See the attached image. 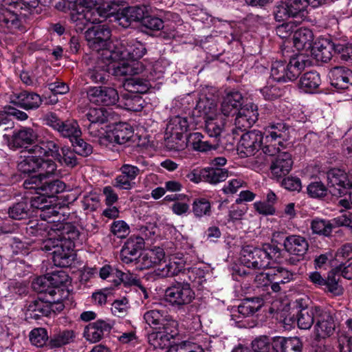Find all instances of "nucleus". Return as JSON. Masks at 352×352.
<instances>
[{
    "label": "nucleus",
    "instance_id": "37",
    "mask_svg": "<svg viewBox=\"0 0 352 352\" xmlns=\"http://www.w3.org/2000/svg\"><path fill=\"white\" fill-rule=\"evenodd\" d=\"M319 306L305 307L300 309L297 314V324L300 329H309L316 322Z\"/></svg>",
    "mask_w": 352,
    "mask_h": 352
},
{
    "label": "nucleus",
    "instance_id": "6",
    "mask_svg": "<svg viewBox=\"0 0 352 352\" xmlns=\"http://www.w3.org/2000/svg\"><path fill=\"white\" fill-rule=\"evenodd\" d=\"M170 341L167 335L160 330L148 335V342L155 349L169 347L167 352H204L200 346L192 344L190 342H184L177 345L170 346Z\"/></svg>",
    "mask_w": 352,
    "mask_h": 352
},
{
    "label": "nucleus",
    "instance_id": "29",
    "mask_svg": "<svg viewBox=\"0 0 352 352\" xmlns=\"http://www.w3.org/2000/svg\"><path fill=\"white\" fill-rule=\"evenodd\" d=\"M331 80L334 87L347 89L352 85V71L344 67H336L331 72Z\"/></svg>",
    "mask_w": 352,
    "mask_h": 352
},
{
    "label": "nucleus",
    "instance_id": "38",
    "mask_svg": "<svg viewBox=\"0 0 352 352\" xmlns=\"http://www.w3.org/2000/svg\"><path fill=\"white\" fill-rule=\"evenodd\" d=\"M155 272L161 277H171L177 276L179 273L188 274L190 270L185 269L184 263L182 262L170 261L164 265L160 263Z\"/></svg>",
    "mask_w": 352,
    "mask_h": 352
},
{
    "label": "nucleus",
    "instance_id": "39",
    "mask_svg": "<svg viewBox=\"0 0 352 352\" xmlns=\"http://www.w3.org/2000/svg\"><path fill=\"white\" fill-rule=\"evenodd\" d=\"M138 65V63L128 60H122L111 66L110 69L112 70V74L116 77H131L139 73L140 69L135 66Z\"/></svg>",
    "mask_w": 352,
    "mask_h": 352
},
{
    "label": "nucleus",
    "instance_id": "60",
    "mask_svg": "<svg viewBox=\"0 0 352 352\" xmlns=\"http://www.w3.org/2000/svg\"><path fill=\"white\" fill-rule=\"evenodd\" d=\"M158 330L164 332L169 340L174 339L179 335L177 322L168 315L166 317V321L161 324Z\"/></svg>",
    "mask_w": 352,
    "mask_h": 352
},
{
    "label": "nucleus",
    "instance_id": "55",
    "mask_svg": "<svg viewBox=\"0 0 352 352\" xmlns=\"http://www.w3.org/2000/svg\"><path fill=\"white\" fill-rule=\"evenodd\" d=\"M124 49V48L122 47V39L120 41H116V43H113L111 41V45L102 50V55L104 56L107 59L114 62L125 60V57L120 54V52L123 51Z\"/></svg>",
    "mask_w": 352,
    "mask_h": 352
},
{
    "label": "nucleus",
    "instance_id": "59",
    "mask_svg": "<svg viewBox=\"0 0 352 352\" xmlns=\"http://www.w3.org/2000/svg\"><path fill=\"white\" fill-rule=\"evenodd\" d=\"M164 144L170 151H181L186 148L183 135L164 134Z\"/></svg>",
    "mask_w": 352,
    "mask_h": 352
},
{
    "label": "nucleus",
    "instance_id": "31",
    "mask_svg": "<svg viewBox=\"0 0 352 352\" xmlns=\"http://www.w3.org/2000/svg\"><path fill=\"white\" fill-rule=\"evenodd\" d=\"M38 135L32 128L25 127L14 132L12 137V143L13 146L21 148L26 145H32L37 140Z\"/></svg>",
    "mask_w": 352,
    "mask_h": 352
},
{
    "label": "nucleus",
    "instance_id": "35",
    "mask_svg": "<svg viewBox=\"0 0 352 352\" xmlns=\"http://www.w3.org/2000/svg\"><path fill=\"white\" fill-rule=\"evenodd\" d=\"M133 134V131L128 123L119 122L116 124L109 137L114 142L122 144L128 142Z\"/></svg>",
    "mask_w": 352,
    "mask_h": 352
},
{
    "label": "nucleus",
    "instance_id": "1",
    "mask_svg": "<svg viewBox=\"0 0 352 352\" xmlns=\"http://www.w3.org/2000/svg\"><path fill=\"white\" fill-rule=\"evenodd\" d=\"M25 232L29 236L36 237L47 234L49 237L43 241L41 249L52 250V260L56 266L67 267L72 265L76 257L74 241L80 235V232L72 223L60 222L50 225L42 219H32L27 223Z\"/></svg>",
    "mask_w": 352,
    "mask_h": 352
},
{
    "label": "nucleus",
    "instance_id": "49",
    "mask_svg": "<svg viewBox=\"0 0 352 352\" xmlns=\"http://www.w3.org/2000/svg\"><path fill=\"white\" fill-rule=\"evenodd\" d=\"M294 274L283 267H275L267 272L266 277L270 278V282L274 283L285 284L293 279Z\"/></svg>",
    "mask_w": 352,
    "mask_h": 352
},
{
    "label": "nucleus",
    "instance_id": "63",
    "mask_svg": "<svg viewBox=\"0 0 352 352\" xmlns=\"http://www.w3.org/2000/svg\"><path fill=\"white\" fill-rule=\"evenodd\" d=\"M236 113L242 115L248 120L249 122H253L254 124L258 117V107L254 103L244 104Z\"/></svg>",
    "mask_w": 352,
    "mask_h": 352
},
{
    "label": "nucleus",
    "instance_id": "64",
    "mask_svg": "<svg viewBox=\"0 0 352 352\" xmlns=\"http://www.w3.org/2000/svg\"><path fill=\"white\" fill-rule=\"evenodd\" d=\"M251 346L254 352H270L272 342L267 336H260L252 340Z\"/></svg>",
    "mask_w": 352,
    "mask_h": 352
},
{
    "label": "nucleus",
    "instance_id": "7",
    "mask_svg": "<svg viewBox=\"0 0 352 352\" xmlns=\"http://www.w3.org/2000/svg\"><path fill=\"white\" fill-rule=\"evenodd\" d=\"M46 125L56 131L61 137L72 140L81 136L78 122L74 120H62L56 113L50 112L44 117Z\"/></svg>",
    "mask_w": 352,
    "mask_h": 352
},
{
    "label": "nucleus",
    "instance_id": "24",
    "mask_svg": "<svg viewBox=\"0 0 352 352\" xmlns=\"http://www.w3.org/2000/svg\"><path fill=\"white\" fill-rule=\"evenodd\" d=\"M242 94L237 91L228 93L221 103V112L225 116H234L244 104Z\"/></svg>",
    "mask_w": 352,
    "mask_h": 352
},
{
    "label": "nucleus",
    "instance_id": "2",
    "mask_svg": "<svg viewBox=\"0 0 352 352\" xmlns=\"http://www.w3.org/2000/svg\"><path fill=\"white\" fill-rule=\"evenodd\" d=\"M197 109H199V112L200 109H202V113L199 116H203L205 120V130L210 140H207L202 135V138L198 142L199 148H195V150L201 152H206L212 149L215 150L219 145V137L223 129V122L217 118H213L216 114L214 106H209L207 108L204 102H201L197 105Z\"/></svg>",
    "mask_w": 352,
    "mask_h": 352
},
{
    "label": "nucleus",
    "instance_id": "13",
    "mask_svg": "<svg viewBox=\"0 0 352 352\" xmlns=\"http://www.w3.org/2000/svg\"><path fill=\"white\" fill-rule=\"evenodd\" d=\"M328 189L333 196L342 197L348 193L350 183L346 174L340 169H331L327 172Z\"/></svg>",
    "mask_w": 352,
    "mask_h": 352
},
{
    "label": "nucleus",
    "instance_id": "17",
    "mask_svg": "<svg viewBox=\"0 0 352 352\" xmlns=\"http://www.w3.org/2000/svg\"><path fill=\"white\" fill-rule=\"evenodd\" d=\"M120 171L121 175L114 179L113 186L119 189H131L133 187L131 181L140 173V169L136 166L124 163L120 168Z\"/></svg>",
    "mask_w": 352,
    "mask_h": 352
},
{
    "label": "nucleus",
    "instance_id": "48",
    "mask_svg": "<svg viewBox=\"0 0 352 352\" xmlns=\"http://www.w3.org/2000/svg\"><path fill=\"white\" fill-rule=\"evenodd\" d=\"M21 21L19 16L14 11L1 8L0 9V25L6 27L11 30H16L19 28Z\"/></svg>",
    "mask_w": 352,
    "mask_h": 352
},
{
    "label": "nucleus",
    "instance_id": "40",
    "mask_svg": "<svg viewBox=\"0 0 352 352\" xmlns=\"http://www.w3.org/2000/svg\"><path fill=\"white\" fill-rule=\"evenodd\" d=\"M339 271V268L337 267L332 269L328 272L327 277L324 278V286L334 296H340L344 292L342 286L339 284L342 276Z\"/></svg>",
    "mask_w": 352,
    "mask_h": 352
},
{
    "label": "nucleus",
    "instance_id": "46",
    "mask_svg": "<svg viewBox=\"0 0 352 352\" xmlns=\"http://www.w3.org/2000/svg\"><path fill=\"white\" fill-rule=\"evenodd\" d=\"M320 84V76L317 72H306L300 80V87L307 93H314Z\"/></svg>",
    "mask_w": 352,
    "mask_h": 352
},
{
    "label": "nucleus",
    "instance_id": "58",
    "mask_svg": "<svg viewBox=\"0 0 352 352\" xmlns=\"http://www.w3.org/2000/svg\"><path fill=\"white\" fill-rule=\"evenodd\" d=\"M74 332L72 330H64L54 335L50 341L52 348L60 347L69 343L74 338Z\"/></svg>",
    "mask_w": 352,
    "mask_h": 352
},
{
    "label": "nucleus",
    "instance_id": "36",
    "mask_svg": "<svg viewBox=\"0 0 352 352\" xmlns=\"http://www.w3.org/2000/svg\"><path fill=\"white\" fill-rule=\"evenodd\" d=\"M164 252L162 250L158 249L156 251L151 250L144 254L139 255L134 261L139 265L140 270L148 269L155 265H160L164 257Z\"/></svg>",
    "mask_w": 352,
    "mask_h": 352
},
{
    "label": "nucleus",
    "instance_id": "8",
    "mask_svg": "<svg viewBox=\"0 0 352 352\" xmlns=\"http://www.w3.org/2000/svg\"><path fill=\"white\" fill-rule=\"evenodd\" d=\"M111 31L106 25H97L88 28L85 38L89 47L100 52L111 45Z\"/></svg>",
    "mask_w": 352,
    "mask_h": 352
},
{
    "label": "nucleus",
    "instance_id": "21",
    "mask_svg": "<svg viewBox=\"0 0 352 352\" xmlns=\"http://www.w3.org/2000/svg\"><path fill=\"white\" fill-rule=\"evenodd\" d=\"M303 344L296 336H276L272 340V348L275 352H301Z\"/></svg>",
    "mask_w": 352,
    "mask_h": 352
},
{
    "label": "nucleus",
    "instance_id": "11",
    "mask_svg": "<svg viewBox=\"0 0 352 352\" xmlns=\"http://www.w3.org/2000/svg\"><path fill=\"white\" fill-rule=\"evenodd\" d=\"M87 96L91 102L98 105L111 106L120 100L117 90L107 86L89 87Z\"/></svg>",
    "mask_w": 352,
    "mask_h": 352
},
{
    "label": "nucleus",
    "instance_id": "9",
    "mask_svg": "<svg viewBox=\"0 0 352 352\" xmlns=\"http://www.w3.org/2000/svg\"><path fill=\"white\" fill-rule=\"evenodd\" d=\"M317 311L315 333L318 340L331 336L336 330V314L333 311L319 307Z\"/></svg>",
    "mask_w": 352,
    "mask_h": 352
},
{
    "label": "nucleus",
    "instance_id": "16",
    "mask_svg": "<svg viewBox=\"0 0 352 352\" xmlns=\"http://www.w3.org/2000/svg\"><path fill=\"white\" fill-rule=\"evenodd\" d=\"M54 302L47 296L38 297V298L30 301L26 306L25 315L30 318L38 320L41 317L48 316L52 312L50 303Z\"/></svg>",
    "mask_w": 352,
    "mask_h": 352
},
{
    "label": "nucleus",
    "instance_id": "14",
    "mask_svg": "<svg viewBox=\"0 0 352 352\" xmlns=\"http://www.w3.org/2000/svg\"><path fill=\"white\" fill-rule=\"evenodd\" d=\"M71 10L70 20L74 24L77 32H82L90 23L102 21L99 17H97V12L95 10H86L83 7H75Z\"/></svg>",
    "mask_w": 352,
    "mask_h": 352
},
{
    "label": "nucleus",
    "instance_id": "44",
    "mask_svg": "<svg viewBox=\"0 0 352 352\" xmlns=\"http://www.w3.org/2000/svg\"><path fill=\"white\" fill-rule=\"evenodd\" d=\"M204 182L216 184L225 181L229 177V171L226 168L219 167H208L202 169Z\"/></svg>",
    "mask_w": 352,
    "mask_h": 352
},
{
    "label": "nucleus",
    "instance_id": "33",
    "mask_svg": "<svg viewBox=\"0 0 352 352\" xmlns=\"http://www.w3.org/2000/svg\"><path fill=\"white\" fill-rule=\"evenodd\" d=\"M123 87L126 91L135 94H143L151 87L150 81L146 78L139 76L126 77L124 80Z\"/></svg>",
    "mask_w": 352,
    "mask_h": 352
},
{
    "label": "nucleus",
    "instance_id": "47",
    "mask_svg": "<svg viewBox=\"0 0 352 352\" xmlns=\"http://www.w3.org/2000/svg\"><path fill=\"white\" fill-rule=\"evenodd\" d=\"M110 67L104 64H98L87 72V77L95 83H106L109 81L110 76Z\"/></svg>",
    "mask_w": 352,
    "mask_h": 352
},
{
    "label": "nucleus",
    "instance_id": "22",
    "mask_svg": "<svg viewBox=\"0 0 352 352\" xmlns=\"http://www.w3.org/2000/svg\"><path fill=\"white\" fill-rule=\"evenodd\" d=\"M58 144L54 140L43 138L37 141V143L28 148V152L38 155L39 157L51 156L55 160L60 157Z\"/></svg>",
    "mask_w": 352,
    "mask_h": 352
},
{
    "label": "nucleus",
    "instance_id": "18",
    "mask_svg": "<svg viewBox=\"0 0 352 352\" xmlns=\"http://www.w3.org/2000/svg\"><path fill=\"white\" fill-rule=\"evenodd\" d=\"M309 64L310 62L302 54L292 57L288 63L284 61L285 71L283 72L284 80L283 82L295 80L305 67Z\"/></svg>",
    "mask_w": 352,
    "mask_h": 352
},
{
    "label": "nucleus",
    "instance_id": "56",
    "mask_svg": "<svg viewBox=\"0 0 352 352\" xmlns=\"http://www.w3.org/2000/svg\"><path fill=\"white\" fill-rule=\"evenodd\" d=\"M272 131H269V135L266 139L271 138V141L276 140L277 138L282 140H286L289 136V126L283 122H277L270 126Z\"/></svg>",
    "mask_w": 352,
    "mask_h": 352
},
{
    "label": "nucleus",
    "instance_id": "34",
    "mask_svg": "<svg viewBox=\"0 0 352 352\" xmlns=\"http://www.w3.org/2000/svg\"><path fill=\"white\" fill-rule=\"evenodd\" d=\"M264 305V300L261 297L245 298L238 306V312L243 317H250L258 311Z\"/></svg>",
    "mask_w": 352,
    "mask_h": 352
},
{
    "label": "nucleus",
    "instance_id": "27",
    "mask_svg": "<svg viewBox=\"0 0 352 352\" xmlns=\"http://www.w3.org/2000/svg\"><path fill=\"white\" fill-rule=\"evenodd\" d=\"M333 41L322 38L314 43L311 52L316 60L327 63L333 57Z\"/></svg>",
    "mask_w": 352,
    "mask_h": 352
},
{
    "label": "nucleus",
    "instance_id": "50",
    "mask_svg": "<svg viewBox=\"0 0 352 352\" xmlns=\"http://www.w3.org/2000/svg\"><path fill=\"white\" fill-rule=\"evenodd\" d=\"M116 278L112 279L114 287L122 283L124 285H135L138 287L144 293H146V288L142 285L140 279L131 273H124L118 270Z\"/></svg>",
    "mask_w": 352,
    "mask_h": 352
},
{
    "label": "nucleus",
    "instance_id": "25",
    "mask_svg": "<svg viewBox=\"0 0 352 352\" xmlns=\"http://www.w3.org/2000/svg\"><path fill=\"white\" fill-rule=\"evenodd\" d=\"M122 47L124 49L120 54L130 62L141 58L146 52L145 46L142 43L133 38L122 39Z\"/></svg>",
    "mask_w": 352,
    "mask_h": 352
},
{
    "label": "nucleus",
    "instance_id": "28",
    "mask_svg": "<svg viewBox=\"0 0 352 352\" xmlns=\"http://www.w3.org/2000/svg\"><path fill=\"white\" fill-rule=\"evenodd\" d=\"M293 161L292 155L287 152L279 153L270 166L272 173L276 177L287 175L292 169Z\"/></svg>",
    "mask_w": 352,
    "mask_h": 352
},
{
    "label": "nucleus",
    "instance_id": "53",
    "mask_svg": "<svg viewBox=\"0 0 352 352\" xmlns=\"http://www.w3.org/2000/svg\"><path fill=\"white\" fill-rule=\"evenodd\" d=\"M163 28L164 21L161 19L147 14H145L140 25V30L146 34H149L148 31H157Z\"/></svg>",
    "mask_w": 352,
    "mask_h": 352
},
{
    "label": "nucleus",
    "instance_id": "62",
    "mask_svg": "<svg viewBox=\"0 0 352 352\" xmlns=\"http://www.w3.org/2000/svg\"><path fill=\"white\" fill-rule=\"evenodd\" d=\"M74 152L81 156H88L92 153V146L80 138V136L70 140Z\"/></svg>",
    "mask_w": 352,
    "mask_h": 352
},
{
    "label": "nucleus",
    "instance_id": "52",
    "mask_svg": "<svg viewBox=\"0 0 352 352\" xmlns=\"http://www.w3.org/2000/svg\"><path fill=\"white\" fill-rule=\"evenodd\" d=\"M32 287L39 294H48L50 297L56 294V289L52 287L48 276L35 278L32 283Z\"/></svg>",
    "mask_w": 352,
    "mask_h": 352
},
{
    "label": "nucleus",
    "instance_id": "3",
    "mask_svg": "<svg viewBox=\"0 0 352 352\" xmlns=\"http://www.w3.org/2000/svg\"><path fill=\"white\" fill-rule=\"evenodd\" d=\"M57 168L56 164L50 159H44L38 155L21 157L17 164L19 171L23 174L36 173L29 177L41 178L44 175H52Z\"/></svg>",
    "mask_w": 352,
    "mask_h": 352
},
{
    "label": "nucleus",
    "instance_id": "43",
    "mask_svg": "<svg viewBox=\"0 0 352 352\" xmlns=\"http://www.w3.org/2000/svg\"><path fill=\"white\" fill-rule=\"evenodd\" d=\"M89 122L102 124L104 123L111 124L113 112L104 108H91L85 116Z\"/></svg>",
    "mask_w": 352,
    "mask_h": 352
},
{
    "label": "nucleus",
    "instance_id": "26",
    "mask_svg": "<svg viewBox=\"0 0 352 352\" xmlns=\"http://www.w3.org/2000/svg\"><path fill=\"white\" fill-rule=\"evenodd\" d=\"M285 250L290 254L303 256L309 249L307 239L300 235H289L283 242Z\"/></svg>",
    "mask_w": 352,
    "mask_h": 352
},
{
    "label": "nucleus",
    "instance_id": "30",
    "mask_svg": "<svg viewBox=\"0 0 352 352\" xmlns=\"http://www.w3.org/2000/svg\"><path fill=\"white\" fill-rule=\"evenodd\" d=\"M126 2L121 0H113L112 1L102 3L101 12H100L99 18L110 19V21H114L119 24L120 13L124 10Z\"/></svg>",
    "mask_w": 352,
    "mask_h": 352
},
{
    "label": "nucleus",
    "instance_id": "61",
    "mask_svg": "<svg viewBox=\"0 0 352 352\" xmlns=\"http://www.w3.org/2000/svg\"><path fill=\"white\" fill-rule=\"evenodd\" d=\"M76 154L77 153L74 149L71 150L70 148L64 146L61 148L60 157L56 158V160L68 167L74 168L78 163Z\"/></svg>",
    "mask_w": 352,
    "mask_h": 352
},
{
    "label": "nucleus",
    "instance_id": "54",
    "mask_svg": "<svg viewBox=\"0 0 352 352\" xmlns=\"http://www.w3.org/2000/svg\"><path fill=\"white\" fill-rule=\"evenodd\" d=\"M192 208V212L197 217L210 216L211 214V204L206 198L199 197L195 199Z\"/></svg>",
    "mask_w": 352,
    "mask_h": 352
},
{
    "label": "nucleus",
    "instance_id": "45",
    "mask_svg": "<svg viewBox=\"0 0 352 352\" xmlns=\"http://www.w3.org/2000/svg\"><path fill=\"white\" fill-rule=\"evenodd\" d=\"M187 118L179 116L170 118L165 130L166 134L180 135L187 132L188 129Z\"/></svg>",
    "mask_w": 352,
    "mask_h": 352
},
{
    "label": "nucleus",
    "instance_id": "51",
    "mask_svg": "<svg viewBox=\"0 0 352 352\" xmlns=\"http://www.w3.org/2000/svg\"><path fill=\"white\" fill-rule=\"evenodd\" d=\"M166 316L164 311L152 309L144 314V319L151 328L158 330L161 324L166 321Z\"/></svg>",
    "mask_w": 352,
    "mask_h": 352
},
{
    "label": "nucleus",
    "instance_id": "19",
    "mask_svg": "<svg viewBox=\"0 0 352 352\" xmlns=\"http://www.w3.org/2000/svg\"><path fill=\"white\" fill-rule=\"evenodd\" d=\"M113 328V325L108 321L98 320L89 323L84 330V337L91 343L100 341L105 333L109 334Z\"/></svg>",
    "mask_w": 352,
    "mask_h": 352
},
{
    "label": "nucleus",
    "instance_id": "12",
    "mask_svg": "<svg viewBox=\"0 0 352 352\" xmlns=\"http://www.w3.org/2000/svg\"><path fill=\"white\" fill-rule=\"evenodd\" d=\"M263 135L261 131L252 130L243 133L238 145V151L243 157L254 155L261 148Z\"/></svg>",
    "mask_w": 352,
    "mask_h": 352
},
{
    "label": "nucleus",
    "instance_id": "23",
    "mask_svg": "<svg viewBox=\"0 0 352 352\" xmlns=\"http://www.w3.org/2000/svg\"><path fill=\"white\" fill-rule=\"evenodd\" d=\"M146 14L147 10L144 6H125L124 10L119 14V25L126 28L133 22L141 23Z\"/></svg>",
    "mask_w": 352,
    "mask_h": 352
},
{
    "label": "nucleus",
    "instance_id": "5",
    "mask_svg": "<svg viewBox=\"0 0 352 352\" xmlns=\"http://www.w3.org/2000/svg\"><path fill=\"white\" fill-rule=\"evenodd\" d=\"M165 300L179 308L192 302L195 298L190 283L185 278L182 282L177 281L165 291Z\"/></svg>",
    "mask_w": 352,
    "mask_h": 352
},
{
    "label": "nucleus",
    "instance_id": "15",
    "mask_svg": "<svg viewBox=\"0 0 352 352\" xmlns=\"http://www.w3.org/2000/svg\"><path fill=\"white\" fill-rule=\"evenodd\" d=\"M144 247V240L140 236H131L127 239L120 251V259L123 263H130L138 258V253Z\"/></svg>",
    "mask_w": 352,
    "mask_h": 352
},
{
    "label": "nucleus",
    "instance_id": "57",
    "mask_svg": "<svg viewBox=\"0 0 352 352\" xmlns=\"http://www.w3.org/2000/svg\"><path fill=\"white\" fill-rule=\"evenodd\" d=\"M333 228V221H326L324 219H314L311 222V229L313 232L329 236L331 235Z\"/></svg>",
    "mask_w": 352,
    "mask_h": 352
},
{
    "label": "nucleus",
    "instance_id": "32",
    "mask_svg": "<svg viewBox=\"0 0 352 352\" xmlns=\"http://www.w3.org/2000/svg\"><path fill=\"white\" fill-rule=\"evenodd\" d=\"M314 34L312 31L306 28H301L294 32L293 43L298 50H312L314 47Z\"/></svg>",
    "mask_w": 352,
    "mask_h": 352
},
{
    "label": "nucleus",
    "instance_id": "20",
    "mask_svg": "<svg viewBox=\"0 0 352 352\" xmlns=\"http://www.w3.org/2000/svg\"><path fill=\"white\" fill-rule=\"evenodd\" d=\"M10 102L25 110H30L38 109L42 103V99L34 92L23 91L11 95Z\"/></svg>",
    "mask_w": 352,
    "mask_h": 352
},
{
    "label": "nucleus",
    "instance_id": "42",
    "mask_svg": "<svg viewBox=\"0 0 352 352\" xmlns=\"http://www.w3.org/2000/svg\"><path fill=\"white\" fill-rule=\"evenodd\" d=\"M8 215L16 220L28 218L31 213L30 201L28 198H22L19 202L14 203L8 208Z\"/></svg>",
    "mask_w": 352,
    "mask_h": 352
},
{
    "label": "nucleus",
    "instance_id": "4",
    "mask_svg": "<svg viewBox=\"0 0 352 352\" xmlns=\"http://www.w3.org/2000/svg\"><path fill=\"white\" fill-rule=\"evenodd\" d=\"M51 175H44L41 178L28 177L23 182L25 189H34L37 194L54 198L58 194L64 192L66 184L58 179H50Z\"/></svg>",
    "mask_w": 352,
    "mask_h": 352
},
{
    "label": "nucleus",
    "instance_id": "10",
    "mask_svg": "<svg viewBox=\"0 0 352 352\" xmlns=\"http://www.w3.org/2000/svg\"><path fill=\"white\" fill-rule=\"evenodd\" d=\"M241 261L244 265L253 269H265L269 267V254L265 250L250 245L242 247Z\"/></svg>",
    "mask_w": 352,
    "mask_h": 352
},
{
    "label": "nucleus",
    "instance_id": "41",
    "mask_svg": "<svg viewBox=\"0 0 352 352\" xmlns=\"http://www.w3.org/2000/svg\"><path fill=\"white\" fill-rule=\"evenodd\" d=\"M144 100L138 95L130 91L122 94L120 100V105L127 111H140L144 107Z\"/></svg>",
    "mask_w": 352,
    "mask_h": 352
}]
</instances>
